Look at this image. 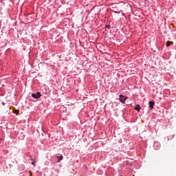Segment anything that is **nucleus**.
<instances>
[{"instance_id":"obj_5","label":"nucleus","mask_w":176,"mask_h":176,"mask_svg":"<svg viewBox=\"0 0 176 176\" xmlns=\"http://www.w3.org/2000/svg\"><path fill=\"white\" fill-rule=\"evenodd\" d=\"M134 109L138 111V112H140V111H141V106L140 104H136Z\"/></svg>"},{"instance_id":"obj_2","label":"nucleus","mask_w":176,"mask_h":176,"mask_svg":"<svg viewBox=\"0 0 176 176\" xmlns=\"http://www.w3.org/2000/svg\"><path fill=\"white\" fill-rule=\"evenodd\" d=\"M32 97H33V98H35L36 100H38V98H41V97H42V94H41V92L32 94Z\"/></svg>"},{"instance_id":"obj_3","label":"nucleus","mask_w":176,"mask_h":176,"mask_svg":"<svg viewBox=\"0 0 176 176\" xmlns=\"http://www.w3.org/2000/svg\"><path fill=\"white\" fill-rule=\"evenodd\" d=\"M160 143L157 141L154 142L153 148L155 151H159L160 149Z\"/></svg>"},{"instance_id":"obj_4","label":"nucleus","mask_w":176,"mask_h":176,"mask_svg":"<svg viewBox=\"0 0 176 176\" xmlns=\"http://www.w3.org/2000/svg\"><path fill=\"white\" fill-rule=\"evenodd\" d=\"M148 105H149V108H151V109H153V107H155V101H149L148 102Z\"/></svg>"},{"instance_id":"obj_12","label":"nucleus","mask_w":176,"mask_h":176,"mask_svg":"<svg viewBox=\"0 0 176 176\" xmlns=\"http://www.w3.org/2000/svg\"><path fill=\"white\" fill-rule=\"evenodd\" d=\"M9 166H10V168H12V164H9Z\"/></svg>"},{"instance_id":"obj_8","label":"nucleus","mask_w":176,"mask_h":176,"mask_svg":"<svg viewBox=\"0 0 176 176\" xmlns=\"http://www.w3.org/2000/svg\"><path fill=\"white\" fill-rule=\"evenodd\" d=\"M105 28H107V30H111V25L109 24H106Z\"/></svg>"},{"instance_id":"obj_9","label":"nucleus","mask_w":176,"mask_h":176,"mask_svg":"<svg viewBox=\"0 0 176 176\" xmlns=\"http://www.w3.org/2000/svg\"><path fill=\"white\" fill-rule=\"evenodd\" d=\"M14 113H16V115H19V113H20V110L19 109L15 110Z\"/></svg>"},{"instance_id":"obj_13","label":"nucleus","mask_w":176,"mask_h":176,"mask_svg":"<svg viewBox=\"0 0 176 176\" xmlns=\"http://www.w3.org/2000/svg\"><path fill=\"white\" fill-rule=\"evenodd\" d=\"M2 105H5V102H2Z\"/></svg>"},{"instance_id":"obj_6","label":"nucleus","mask_w":176,"mask_h":176,"mask_svg":"<svg viewBox=\"0 0 176 176\" xmlns=\"http://www.w3.org/2000/svg\"><path fill=\"white\" fill-rule=\"evenodd\" d=\"M57 159H58V163H60V162H61V160H63V159H64V157H63V155H60V156H58L57 157Z\"/></svg>"},{"instance_id":"obj_11","label":"nucleus","mask_w":176,"mask_h":176,"mask_svg":"<svg viewBox=\"0 0 176 176\" xmlns=\"http://www.w3.org/2000/svg\"><path fill=\"white\" fill-rule=\"evenodd\" d=\"M30 160H32V162H35V160L33 158H30Z\"/></svg>"},{"instance_id":"obj_1","label":"nucleus","mask_w":176,"mask_h":176,"mask_svg":"<svg viewBox=\"0 0 176 176\" xmlns=\"http://www.w3.org/2000/svg\"><path fill=\"white\" fill-rule=\"evenodd\" d=\"M129 99V97L124 95H120L119 96V101L122 102V104H126V100Z\"/></svg>"},{"instance_id":"obj_7","label":"nucleus","mask_w":176,"mask_h":176,"mask_svg":"<svg viewBox=\"0 0 176 176\" xmlns=\"http://www.w3.org/2000/svg\"><path fill=\"white\" fill-rule=\"evenodd\" d=\"M174 43L173 41H168L166 42V46H171V45H173Z\"/></svg>"},{"instance_id":"obj_10","label":"nucleus","mask_w":176,"mask_h":176,"mask_svg":"<svg viewBox=\"0 0 176 176\" xmlns=\"http://www.w3.org/2000/svg\"><path fill=\"white\" fill-rule=\"evenodd\" d=\"M31 164H32V166H35V162H34V161L31 163Z\"/></svg>"}]
</instances>
